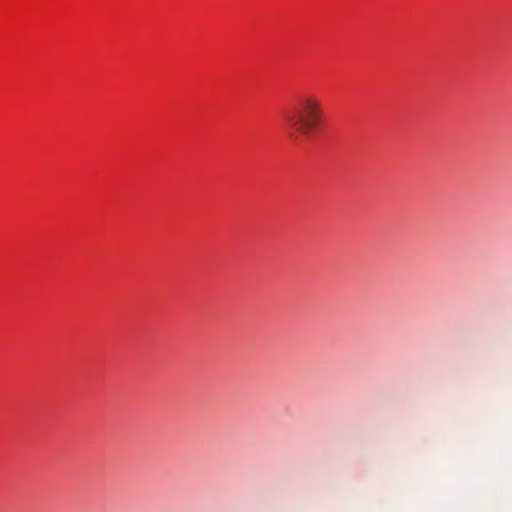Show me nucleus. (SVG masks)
<instances>
[{
  "instance_id": "f257e3e1",
  "label": "nucleus",
  "mask_w": 512,
  "mask_h": 512,
  "mask_svg": "<svg viewBox=\"0 0 512 512\" xmlns=\"http://www.w3.org/2000/svg\"><path fill=\"white\" fill-rule=\"evenodd\" d=\"M323 116L320 99L312 94L300 95L295 104L283 113L290 137L297 140L299 137L310 138L318 131Z\"/></svg>"
}]
</instances>
